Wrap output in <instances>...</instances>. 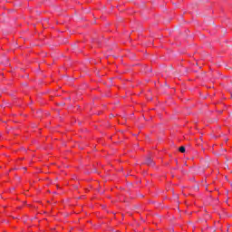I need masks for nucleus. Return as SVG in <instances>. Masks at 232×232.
Segmentation results:
<instances>
[{"mask_svg":"<svg viewBox=\"0 0 232 232\" xmlns=\"http://www.w3.org/2000/svg\"><path fill=\"white\" fill-rule=\"evenodd\" d=\"M145 164H146L147 166L153 167V166H155V161H153V160H152L150 157H148V158H146V160H145Z\"/></svg>","mask_w":232,"mask_h":232,"instance_id":"1","label":"nucleus"},{"mask_svg":"<svg viewBox=\"0 0 232 232\" xmlns=\"http://www.w3.org/2000/svg\"><path fill=\"white\" fill-rule=\"evenodd\" d=\"M179 150L180 151V153H186V147L181 146L179 147Z\"/></svg>","mask_w":232,"mask_h":232,"instance_id":"2","label":"nucleus"}]
</instances>
